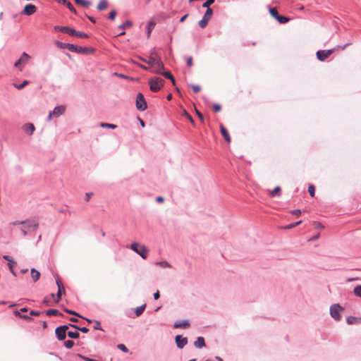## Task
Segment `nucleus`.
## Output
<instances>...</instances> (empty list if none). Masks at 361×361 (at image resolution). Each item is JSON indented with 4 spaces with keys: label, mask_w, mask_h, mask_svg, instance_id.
<instances>
[{
    "label": "nucleus",
    "mask_w": 361,
    "mask_h": 361,
    "mask_svg": "<svg viewBox=\"0 0 361 361\" xmlns=\"http://www.w3.org/2000/svg\"><path fill=\"white\" fill-rule=\"evenodd\" d=\"M71 47L73 48V49H70L69 51L79 53V54H90L94 52V49L89 48V47H78L74 44H71Z\"/></svg>",
    "instance_id": "9b49d317"
},
{
    "label": "nucleus",
    "mask_w": 361,
    "mask_h": 361,
    "mask_svg": "<svg viewBox=\"0 0 361 361\" xmlns=\"http://www.w3.org/2000/svg\"><path fill=\"white\" fill-rule=\"evenodd\" d=\"M190 326V323L188 321L178 322L174 324L175 328H184L186 329Z\"/></svg>",
    "instance_id": "5701e85b"
},
{
    "label": "nucleus",
    "mask_w": 361,
    "mask_h": 361,
    "mask_svg": "<svg viewBox=\"0 0 361 361\" xmlns=\"http://www.w3.org/2000/svg\"><path fill=\"white\" fill-rule=\"evenodd\" d=\"M276 20L281 24L286 23L289 21L288 18L283 16H280L279 14L278 17H276Z\"/></svg>",
    "instance_id": "c756f323"
},
{
    "label": "nucleus",
    "mask_w": 361,
    "mask_h": 361,
    "mask_svg": "<svg viewBox=\"0 0 361 361\" xmlns=\"http://www.w3.org/2000/svg\"><path fill=\"white\" fill-rule=\"evenodd\" d=\"M47 315L51 316V315H61V313L57 310L55 309H50L46 312Z\"/></svg>",
    "instance_id": "473e14b6"
},
{
    "label": "nucleus",
    "mask_w": 361,
    "mask_h": 361,
    "mask_svg": "<svg viewBox=\"0 0 361 361\" xmlns=\"http://www.w3.org/2000/svg\"><path fill=\"white\" fill-rule=\"evenodd\" d=\"M308 192L310 193V195L312 196V197H314V192H315V188L313 185H310L309 187H308Z\"/></svg>",
    "instance_id": "de8ad7c7"
},
{
    "label": "nucleus",
    "mask_w": 361,
    "mask_h": 361,
    "mask_svg": "<svg viewBox=\"0 0 361 361\" xmlns=\"http://www.w3.org/2000/svg\"><path fill=\"white\" fill-rule=\"evenodd\" d=\"M145 307H146L145 304H144L143 305H141L140 307H137L135 312L136 316L139 317L140 315H141L143 313V312L145 309Z\"/></svg>",
    "instance_id": "c85d7f7f"
},
{
    "label": "nucleus",
    "mask_w": 361,
    "mask_h": 361,
    "mask_svg": "<svg viewBox=\"0 0 361 361\" xmlns=\"http://www.w3.org/2000/svg\"><path fill=\"white\" fill-rule=\"evenodd\" d=\"M176 343L179 348H183L188 343V339L180 335H177L176 336Z\"/></svg>",
    "instance_id": "dca6fc26"
},
{
    "label": "nucleus",
    "mask_w": 361,
    "mask_h": 361,
    "mask_svg": "<svg viewBox=\"0 0 361 361\" xmlns=\"http://www.w3.org/2000/svg\"><path fill=\"white\" fill-rule=\"evenodd\" d=\"M73 345H74V342L71 340L66 341L64 343V345L68 349H71L73 346Z\"/></svg>",
    "instance_id": "a18cd8bd"
},
{
    "label": "nucleus",
    "mask_w": 361,
    "mask_h": 361,
    "mask_svg": "<svg viewBox=\"0 0 361 361\" xmlns=\"http://www.w3.org/2000/svg\"><path fill=\"white\" fill-rule=\"evenodd\" d=\"M186 63H187V65H188V67L192 66L193 63H192V56H189V57L187 58Z\"/></svg>",
    "instance_id": "6e6d98bb"
},
{
    "label": "nucleus",
    "mask_w": 361,
    "mask_h": 361,
    "mask_svg": "<svg viewBox=\"0 0 361 361\" xmlns=\"http://www.w3.org/2000/svg\"><path fill=\"white\" fill-rule=\"evenodd\" d=\"M220 132L222 135V136L224 137V139L226 140V141L228 142V143H230L231 141V137L228 134V132L227 130V129L226 128V127L224 126H223L222 124L220 125Z\"/></svg>",
    "instance_id": "f3484780"
},
{
    "label": "nucleus",
    "mask_w": 361,
    "mask_h": 361,
    "mask_svg": "<svg viewBox=\"0 0 361 361\" xmlns=\"http://www.w3.org/2000/svg\"><path fill=\"white\" fill-rule=\"evenodd\" d=\"M40 314V312H38V311H30V315H35V316H39Z\"/></svg>",
    "instance_id": "69168bd1"
},
{
    "label": "nucleus",
    "mask_w": 361,
    "mask_h": 361,
    "mask_svg": "<svg viewBox=\"0 0 361 361\" xmlns=\"http://www.w3.org/2000/svg\"><path fill=\"white\" fill-rule=\"evenodd\" d=\"M94 329L97 330H102V329L101 327V323L99 321H94Z\"/></svg>",
    "instance_id": "09e8293b"
},
{
    "label": "nucleus",
    "mask_w": 361,
    "mask_h": 361,
    "mask_svg": "<svg viewBox=\"0 0 361 361\" xmlns=\"http://www.w3.org/2000/svg\"><path fill=\"white\" fill-rule=\"evenodd\" d=\"M92 195H93V194H92V192H87V193L85 194V200H86V201H89V200H90V199L91 198V197L92 196Z\"/></svg>",
    "instance_id": "0e129e2a"
},
{
    "label": "nucleus",
    "mask_w": 361,
    "mask_h": 361,
    "mask_svg": "<svg viewBox=\"0 0 361 361\" xmlns=\"http://www.w3.org/2000/svg\"><path fill=\"white\" fill-rule=\"evenodd\" d=\"M280 191L281 188L279 186H276L273 190L270 192V195L271 197L280 196Z\"/></svg>",
    "instance_id": "7c9ffc66"
},
{
    "label": "nucleus",
    "mask_w": 361,
    "mask_h": 361,
    "mask_svg": "<svg viewBox=\"0 0 361 361\" xmlns=\"http://www.w3.org/2000/svg\"><path fill=\"white\" fill-rule=\"evenodd\" d=\"M16 264V262L15 261H13V259L12 260H9V262H8V265L9 267V269H10L11 272L14 276L16 275V271H14V267H15Z\"/></svg>",
    "instance_id": "cd10ccee"
},
{
    "label": "nucleus",
    "mask_w": 361,
    "mask_h": 361,
    "mask_svg": "<svg viewBox=\"0 0 361 361\" xmlns=\"http://www.w3.org/2000/svg\"><path fill=\"white\" fill-rule=\"evenodd\" d=\"M215 0H207L204 3L202 4V7L204 8H210L209 6L214 2Z\"/></svg>",
    "instance_id": "49530a36"
},
{
    "label": "nucleus",
    "mask_w": 361,
    "mask_h": 361,
    "mask_svg": "<svg viewBox=\"0 0 361 361\" xmlns=\"http://www.w3.org/2000/svg\"><path fill=\"white\" fill-rule=\"evenodd\" d=\"M30 274L33 282H37L40 277V273L35 269H31Z\"/></svg>",
    "instance_id": "aec40b11"
},
{
    "label": "nucleus",
    "mask_w": 361,
    "mask_h": 361,
    "mask_svg": "<svg viewBox=\"0 0 361 361\" xmlns=\"http://www.w3.org/2000/svg\"><path fill=\"white\" fill-rule=\"evenodd\" d=\"M30 56L25 52H23L21 54V56L20 59L14 63V66L19 68L20 71L23 70V66L22 64H25L27 63L28 60L30 59Z\"/></svg>",
    "instance_id": "9d476101"
},
{
    "label": "nucleus",
    "mask_w": 361,
    "mask_h": 361,
    "mask_svg": "<svg viewBox=\"0 0 361 361\" xmlns=\"http://www.w3.org/2000/svg\"><path fill=\"white\" fill-rule=\"evenodd\" d=\"M342 311H343V308L338 304H334L330 308L331 315L336 320H340V319H341L340 313Z\"/></svg>",
    "instance_id": "0eeeda50"
},
{
    "label": "nucleus",
    "mask_w": 361,
    "mask_h": 361,
    "mask_svg": "<svg viewBox=\"0 0 361 361\" xmlns=\"http://www.w3.org/2000/svg\"><path fill=\"white\" fill-rule=\"evenodd\" d=\"M130 248L138 254L142 259H146L148 255V249L146 246L140 245L137 243H133L130 245Z\"/></svg>",
    "instance_id": "f257e3e1"
},
{
    "label": "nucleus",
    "mask_w": 361,
    "mask_h": 361,
    "mask_svg": "<svg viewBox=\"0 0 361 361\" xmlns=\"http://www.w3.org/2000/svg\"><path fill=\"white\" fill-rule=\"evenodd\" d=\"M13 226L16 225H25V227L27 228H33V230H37L39 226V224L36 221L26 220L23 221H16L11 223Z\"/></svg>",
    "instance_id": "7ed1b4c3"
},
{
    "label": "nucleus",
    "mask_w": 361,
    "mask_h": 361,
    "mask_svg": "<svg viewBox=\"0 0 361 361\" xmlns=\"http://www.w3.org/2000/svg\"><path fill=\"white\" fill-rule=\"evenodd\" d=\"M313 226L315 228H323L324 226L321 224V223L318 222V221H314L313 223Z\"/></svg>",
    "instance_id": "4d7b16f0"
},
{
    "label": "nucleus",
    "mask_w": 361,
    "mask_h": 361,
    "mask_svg": "<svg viewBox=\"0 0 361 361\" xmlns=\"http://www.w3.org/2000/svg\"><path fill=\"white\" fill-rule=\"evenodd\" d=\"M156 201L159 203H161L164 202V197L161 196L157 197Z\"/></svg>",
    "instance_id": "338daca9"
},
{
    "label": "nucleus",
    "mask_w": 361,
    "mask_h": 361,
    "mask_svg": "<svg viewBox=\"0 0 361 361\" xmlns=\"http://www.w3.org/2000/svg\"><path fill=\"white\" fill-rule=\"evenodd\" d=\"M65 312H66L67 313H68V314H70L75 315V316H77V317H79L83 318L82 316H80L79 314H78V313H77L76 312H75V311L70 310H68V309H65Z\"/></svg>",
    "instance_id": "3c124183"
},
{
    "label": "nucleus",
    "mask_w": 361,
    "mask_h": 361,
    "mask_svg": "<svg viewBox=\"0 0 361 361\" xmlns=\"http://www.w3.org/2000/svg\"><path fill=\"white\" fill-rule=\"evenodd\" d=\"M184 115L190 121V123L195 126V121L194 120L192 119V116L187 112V111H184Z\"/></svg>",
    "instance_id": "8fccbe9b"
},
{
    "label": "nucleus",
    "mask_w": 361,
    "mask_h": 361,
    "mask_svg": "<svg viewBox=\"0 0 361 361\" xmlns=\"http://www.w3.org/2000/svg\"><path fill=\"white\" fill-rule=\"evenodd\" d=\"M67 334L71 338H78L80 336L78 331H68Z\"/></svg>",
    "instance_id": "58836bf2"
},
{
    "label": "nucleus",
    "mask_w": 361,
    "mask_h": 361,
    "mask_svg": "<svg viewBox=\"0 0 361 361\" xmlns=\"http://www.w3.org/2000/svg\"><path fill=\"white\" fill-rule=\"evenodd\" d=\"M335 51V49L319 50L316 53L317 58L320 61H324L328 59Z\"/></svg>",
    "instance_id": "6e6552de"
},
{
    "label": "nucleus",
    "mask_w": 361,
    "mask_h": 361,
    "mask_svg": "<svg viewBox=\"0 0 361 361\" xmlns=\"http://www.w3.org/2000/svg\"><path fill=\"white\" fill-rule=\"evenodd\" d=\"M290 213L293 215L299 216L301 214V211L300 209H295L290 212Z\"/></svg>",
    "instance_id": "052dcab7"
},
{
    "label": "nucleus",
    "mask_w": 361,
    "mask_h": 361,
    "mask_svg": "<svg viewBox=\"0 0 361 361\" xmlns=\"http://www.w3.org/2000/svg\"><path fill=\"white\" fill-rule=\"evenodd\" d=\"M118 348L121 350L123 351L124 353H128V350L126 348V346L124 344H118L117 345Z\"/></svg>",
    "instance_id": "603ef678"
},
{
    "label": "nucleus",
    "mask_w": 361,
    "mask_h": 361,
    "mask_svg": "<svg viewBox=\"0 0 361 361\" xmlns=\"http://www.w3.org/2000/svg\"><path fill=\"white\" fill-rule=\"evenodd\" d=\"M354 293L361 298V286H357L354 288Z\"/></svg>",
    "instance_id": "c03bdc74"
},
{
    "label": "nucleus",
    "mask_w": 361,
    "mask_h": 361,
    "mask_svg": "<svg viewBox=\"0 0 361 361\" xmlns=\"http://www.w3.org/2000/svg\"><path fill=\"white\" fill-rule=\"evenodd\" d=\"M65 293L64 287L63 286V285H59V288H58V292H57V294H56V298L55 299V302H59V300H61L62 293Z\"/></svg>",
    "instance_id": "b1692460"
},
{
    "label": "nucleus",
    "mask_w": 361,
    "mask_h": 361,
    "mask_svg": "<svg viewBox=\"0 0 361 361\" xmlns=\"http://www.w3.org/2000/svg\"><path fill=\"white\" fill-rule=\"evenodd\" d=\"M155 23L152 21H150L147 24V37H149L150 36V33L152 31V30L154 28Z\"/></svg>",
    "instance_id": "2f4dec72"
},
{
    "label": "nucleus",
    "mask_w": 361,
    "mask_h": 361,
    "mask_svg": "<svg viewBox=\"0 0 361 361\" xmlns=\"http://www.w3.org/2000/svg\"><path fill=\"white\" fill-rule=\"evenodd\" d=\"M79 356H80V357H81L82 359H83L85 361H97L96 360L91 359V358L87 357L81 355H79Z\"/></svg>",
    "instance_id": "e2e57ef3"
},
{
    "label": "nucleus",
    "mask_w": 361,
    "mask_h": 361,
    "mask_svg": "<svg viewBox=\"0 0 361 361\" xmlns=\"http://www.w3.org/2000/svg\"><path fill=\"white\" fill-rule=\"evenodd\" d=\"M213 15V11L211 8H207V11L202 18L198 23L200 27L201 28H205L208 24V22L210 20Z\"/></svg>",
    "instance_id": "20e7f679"
},
{
    "label": "nucleus",
    "mask_w": 361,
    "mask_h": 361,
    "mask_svg": "<svg viewBox=\"0 0 361 361\" xmlns=\"http://www.w3.org/2000/svg\"><path fill=\"white\" fill-rule=\"evenodd\" d=\"M116 15V11L113 10L110 12L109 18L111 20H114L115 19Z\"/></svg>",
    "instance_id": "864d4df0"
},
{
    "label": "nucleus",
    "mask_w": 361,
    "mask_h": 361,
    "mask_svg": "<svg viewBox=\"0 0 361 361\" xmlns=\"http://www.w3.org/2000/svg\"><path fill=\"white\" fill-rule=\"evenodd\" d=\"M151 67L152 68V72L157 74L161 73L164 68V63L160 58L153 65H151Z\"/></svg>",
    "instance_id": "4468645a"
},
{
    "label": "nucleus",
    "mask_w": 361,
    "mask_h": 361,
    "mask_svg": "<svg viewBox=\"0 0 361 361\" xmlns=\"http://www.w3.org/2000/svg\"><path fill=\"white\" fill-rule=\"evenodd\" d=\"M195 346L197 348H201L205 346V342L203 337H198L197 339L195 341Z\"/></svg>",
    "instance_id": "412c9836"
},
{
    "label": "nucleus",
    "mask_w": 361,
    "mask_h": 361,
    "mask_svg": "<svg viewBox=\"0 0 361 361\" xmlns=\"http://www.w3.org/2000/svg\"><path fill=\"white\" fill-rule=\"evenodd\" d=\"M108 7V2L106 0H102L97 5V9L99 11L105 10Z\"/></svg>",
    "instance_id": "393cba45"
},
{
    "label": "nucleus",
    "mask_w": 361,
    "mask_h": 361,
    "mask_svg": "<svg viewBox=\"0 0 361 361\" xmlns=\"http://www.w3.org/2000/svg\"><path fill=\"white\" fill-rule=\"evenodd\" d=\"M70 326L73 327V328H75L80 331H82V333H87L89 331V329L86 327H78V326L76 325H74V324H69Z\"/></svg>",
    "instance_id": "4c0bfd02"
},
{
    "label": "nucleus",
    "mask_w": 361,
    "mask_h": 361,
    "mask_svg": "<svg viewBox=\"0 0 361 361\" xmlns=\"http://www.w3.org/2000/svg\"><path fill=\"white\" fill-rule=\"evenodd\" d=\"M132 26V22L130 20L126 21L124 23L120 25L118 28L120 29H126V27H130Z\"/></svg>",
    "instance_id": "e433bc0d"
},
{
    "label": "nucleus",
    "mask_w": 361,
    "mask_h": 361,
    "mask_svg": "<svg viewBox=\"0 0 361 361\" xmlns=\"http://www.w3.org/2000/svg\"><path fill=\"white\" fill-rule=\"evenodd\" d=\"M54 30L61 32L66 33L71 36H72L73 33H74V29H73L70 27H66V26L63 27V26L56 25L54 27Z\"/></svg>",
    "instance_id": "2eb2a0df"
},
{
    "label": "nucleus",
    "mask_w": 361,
    "mask_h": 361,
    "mask_svg": "<svg viewBox=\"0 0 361 361\" xmlns=\"http://www.w3.org/2000/svg\"><path fill=\"white\" fill-rule=\"evenodd\" d=\"M136 107L139 111H145L147 107L146 101L142 93H138L137 95Z\"/></svg>",
    "instance_id": "423d86ee"
},
{
    "label": "nucleus",
    "mask_w": 361,
    "mask_h": 361,
    "mask_svg": "<svg viewBox=\"0 0 361 361\" xmlns=\"http://www.w3.org/2000/svg\"><path fill=\"white\" fill-rule=\"evenodd\" d=\"M159 58L160 57L158 56V54L154 51H152L147 59L142 58H140V59L151 66V65H153Z\"/></svg>",
    "instance_id": "ddd939ff"
},
{
    "label": "nucleus",
    "mask_w": 361,
    "mask_h": 361,
    "mask_svg": "<svg viewBox=\"0 0 361 361\" xmlns=\"http://www.w3.org/2000/svg\"><path fill=\"white\" fill-rule=\"evenodd\" d=\"M100 126L102 128H111V129H115L116 128V125L111 124V123H102L100 124Z\"/></svg>",
    "instance_id": "a19ab883"
},
{
    "label": "nucleus",
    "mask_w": 361,
    "mask_h": 361,
    "mask_svg": "<svg viewBox=\"0 0 361 361\" xmlns=\"http://www.w3.org/2000/svg\"><path fill=\"white\" fill-rule=\"evenodd\" d=\"M195 111H196V114L197 115L199 118L201 120L202 122H203L204 121V118H203L202 114L198 110H197V109H195Z\"/></svg>",
    "instance_id": "680f3d73"
},
{
    "label": "nucleus",
    "mask_w": 361,
    "mask_h": 361,
    "mask_svg": "<svg viewBox=\"0 0 361 361\" xmlns=\"http://www.w3.org/2000/svg\"><path fill=\"white\" fill-rule=\"evenodd\" d=\"M14 314L18 316V317H20L21 318H23V319H25L26 320L31 319L30 317L28 315H22L18 310L14 311Z\"/></svg>",
    "instance_id": "79ce46f5"
},
{
    "label": "nucleus",
    "mask_w": 361,
    "mask_h": 361,
    "mask_svg": "<svg viewBox=\"0 0 361 361\" xmlns=\"http://www.w3.org/2000/svg\"><path fill=\"white\" fill-rule=\"evenodd\" d=\"M29 84V81L28 80H24L23 82V83L20 84V85H17V84H14V87L18 89V90H21L23 88H24L26 85H27Z\"/></svg>",
    "instance_id": "72a5a7b5"
},
{
    "label": "nucleus",
    "mask_w": 361,
    "mask_h": 361,
    "mask_svg": "<svg viewBox=\"0 0 361 361\" xmlns=\"http://www.w3.org/2000/svg\"><path fill=\"white\" fill-rule=\"evenodd\" d=\"M69 325H63L59 326L56 329L55 333L56 335L57 338L59 341H63L66 337V331L68 330Z\"/></svg>",
    "instance_id": "39448f33"
},
{
    "label": "nucleus",
    "mask_w": 361,
    "mask_h": 361,
    "mask_svg": "<svg viewBox=\"0 0 361 361\" xmlns=\"http://www.w3.org/2000/svg\"><path fill=\"white\" fill-rule=\"evenodd\" d=\"M72 36H75L79 38H88L89 37L87 34L82 32L76 31L75 30H74V33H73Z\"/></svg>",
    "instance_id": "bb28decb"
},
{
    "label": "nucleus",
    "mask_w": 361,
    "mask_h": 361,
    "mask_svg": "<svg viewBox=\"0 0 361 361\" xmlns=\"http://www.w3.org/2000/svg\"><path fill=\"white\" fill-rule=\"evenodd\" d=\"M23 128L25 133H29L30 135H32L35 129L32 123H27L23 126Z\"/></svg>",
    "instance_id": "a211bd4d"
},
{
    "label": "nucleus",
    "mask_w": 361,
    "mask_h": 361,
    "mask_svg": "<svg viewBox=\"0 0 361 361\" xmlns=\"http://www.w3.org/2000/svg\"><path fill=\"white\" fill-rule=\"evenodd\" d=\"M160 297L159 291L157 290L156 293H154V298L155 300H158Z\"/></svg>",
    "instance_id": "774afa93"
},
{
    "label": "nucleus",
    "mask_w": 361,
    "mask_h": 361,
    "mask_svg": "<svg viewBox=\"0 0 361 361\" xmlns=\"http://www.w3.org/2000/svg\"><path fill=\"white\" fill-rule=\"evenodd\" d=\"M37 11V8L35 5L29 4L25 6L24 8L21 11V14L25 16H31L34 14Z\"/></svg>",
    "instance_id": "f8f14e48"
},
{
    "label": "nucleus",
    "mask_w": 361,
    "mask_h": 361,
    "mask_svg": "<svg viewBox=\"0 0 361 361\" xmlns=\"http://www.w3.org/2000/svg\"><path fill=\"white\" fill-rule=\"evenodd\" d=\"M156 264L162 268H170L171 267V265L167 262H165V261L157 262Z\"/></svg>",
    "instance_id": "ea45409f"
},
{
    "label": "nucleus",
    "mask_w": 361,
    "mask_h": 361,
    "mask_svg": "<svg viewBox=\"0 0 361 361\" xmlns=\"http://www.w3.org/2000/svg\"><path fill=\"white\" fill-rule=\"evenodd\" d=\"M191 88L195 92H199L201 90V87L199 85H192Z\"/></svg>",
    "instance_id": "5fc2aeb1"
},
{
    "label": "nucleus",
    "mask_w": 361,
    "mask_h": 361,
    "mask_svg": "<svg viewBox=\"0 0 361 361\" xmlns=\"http://www.w3.org/2000/svg\"><path fill=\"white\" fill-rule=\"evenodd\" d=\"M64 3L66 4L67 7L73 12H75V10L73 8V6L71 4V2H66V1L64 0Z\"/></svg>",
    "instance_id": "13d9d810"
},
{
    "label": "nucleus",
    "mask_w": 361,
    "mask_h": 361,
    "mask_svg": "<svg viewBox=\"0 0 361 361\" xmlns=\"http://www.w3.org/2000/svg\"><path fill=\"white\" fill-rule=\"evenodd\" d=\"M20 231H21L23 235L25 236V235H27V232L29 231H34V230H33V228H27L25 227V225H23V227L21 228Z\"/></svg>",
    "instance_id": "37998d69"
},
{
    "label": "nucleus",
    "mask_w": 361,
    "mask_h": 361,
    "mask_svg": "<svg viewBox=\"0 0 361 361\" xmlns=\"http://www.w3.org/2000/svg\"><path fill=\"white\" fill-rule=\"evenodd\" d=\"M76 4L82 5L83 6H89L91 5V2L85 0H75Z\"/></svg>",
    "instance_id": "f704fd0d"
},
{
    "label": "nucleus",
    "mask_w": 361,
    "mask_h": 361,
    "mask_svg": "<svg viewBox=\"0 0 361 361\" xmlns=\"http://www.w3.org/2000/svg\"><path fill=\"white\" fill-rule=\"evenodd\" d=\"M269 13L270 15L276 19V17H278L279 13L276 8H269Z\"/></svg>",
    "instance_id": "c9c22d12"
},
{
    "label": "nucleus",
    "mask_w": 361,
    "mask_h": 361,
    "mask_svg": "<svg viewBox=\"0 0 361 361\" xmlns=\"http://www.w3.org/2000/svg\"><path fill=\"white\" fill-rule=\"evenodd\" d=\"M55 44L57 47L60 49H68V50L73 49V48L71 47V44L63 43L59 41L55 42Z\"/></svg>",
    "instance_id": "4be33fe9"
},
{
    "label": "nucleus",
    "mask_w": 361,
    "mask_h": 361,
    "mask_svg": "<svg viewBox=\"0 0 361 361\" xmlns=\"http://www.w3.org/2000/svg\"><path fill=\"white\" fill-rule=\"evenodd\" d=\"M213 109H214V111L215 112H219V111H221V106H220L219 104H214V105L213 106Z\"/></svg>",
    "instance_id": "bf43d9fd"
},
{
    "label": "nucleus",
    "mask_w": 361,
    "mask_h": 361,
    "mask_svg": "<svg viewBox=\"0 0 361 361\" xmlns=\"http://www.w3.org/2000/svg\"><path fill=\"white\" fill-rule=\"evenodd\" d=\"M346 322L348 324H357L361 323V318L348 317L346 319Z\"/></svg>",
    "instance_id": "6ab92c4d"
},
{
    "label": "nucleus",
    "mask_w": 361,
    "mask_h": 361,
    "mask_svg": "<svg viewBox=\"0 0 361 361\" xmlns=\"http://www.w3.org/2000/svg\"><path fill=\"white\" fill-rule=\"evenodd\" d=\"M66 110V107L64 106H56L54 109L51 111L48 116V120L51 121L52 117H59L61 115L63 114Z\"/></svg>",
    "instance_id": "1a4fd4ad"
},
{
    "label": "nucleus",
    "mask_w": 361,
    "mask_h": 361,
    "mask_svg": "<svg viewBox=\"0 0 361 361\" xmlns=\"http://www.w3.org/2000/svg\"><path fill=\"white\" fill-rule=\"evenodd\" d=\"M161 74L163 75L165 78H166L168 79H170L171 80L173 85H175L176 81H175V79H174L173 76L171 73V72H169V71L162 72L161 71Z\"/></svg>",
    "instance_id": "a878e982"
},
{
    "label": "nucleus",
    "mask_w": 361,
    "mask_h": 361,
    "mask_svg": "<svg viewBox=\"0 0 361 361\" xmlns=\"http://www.w3.org/2000/svg\"><path fill=\"white\" fill-rule=\"evenodd\" d=\"M151 91L157 92L161 90L164 85V80L160 78H154L149 81Z\"/></svg>",
    "instance_id": "f03ea898"
}]
</instances>
